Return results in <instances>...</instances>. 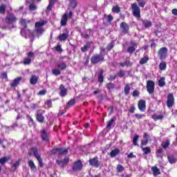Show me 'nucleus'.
<instances>
[{"mask_svg":"<svg viewBox=\"0 0 177 177\" xmlns=\"http://www.w3.org/2000/svg\"><path fill=\"white\" fill-rule=\"evenodd\" d=\"M113 20H114V17H113V15H109L106 18V21L108 23H111V21H113Z\"/></svg>","mask_w":177,"mask_h":177,"instance_id":"nucleus-60","label":"nucleus"},{"mask_svg":"<svg viewBox=\"0 0 177 177\" xmlns=\"http://www.w3.org/2000/svg\"><path fill=\"white\" fill-rule=\"evenodd\" d=\"M116 169L118 172L121 173L124 171V169H125V168H124V166L121 165H118Z\"/></svg>","mask_w":177,"mask_h":177,"instance_id":"nucleus-53","label":"nucleus"},{"mask_svg":"<svg viewBox=\"0 0 177 177\" xmlns=\"http://www.w3.org/2000/svg\"><path fill=\"white\" fill-rule=\"evenodd\" d=\"M12 159V156L8 155V156H4L0 158V164L1 165H5L8 161Z\"/></svg>","mask_w":177,"mask_h":177,"instance_id":"nucleus-21","label":"nucleus"},{"mask_svg":"<svg viewBox=\"0 0 177 177\" xmlns=\"http://www.w3.org/2000/svg\"><path fill=\"white\" fill-rule=\"evenodd\" d=\"M106 88L108 89V91H113V89H115V84L111 82L107 83Z\"/></svg>","mask_w":177,"mask_h":177,"instance_id":"nucleus-31","label":"nucleus"},{"mask_svg":"<svg viewBox=\"0 0 177 177\" xmlns=\"http://www.w3.org/2000/svg\"><path fill=\"white\" fill-rule=\"evenodd\" d=\"M32 155L34 156V157H35V158L40 156L39 154H38V148H37V147H32L31 148H30V152H28V156L31 157V156Z\"/></svg>","mask_w":177,"mask_h":177,"instance_id":"nucleus-16","label":"nucleus"},{"mask_svg":"<svg viewBox=\"0 0 177 177\" xmlns=\"http://www.w3.org/2000/svg\"><path fill=\"white\" fill-rule=\"evenodd\" d=\"M30 23V21H27L26 19L24 18H21L19 21V24L21 26H22V27H24V28H27L28 26L27 24Z\"/></svg>","mask_w":177,"mask_h":177,"instance_id":"nucleus-27","label":"nucleus"},{"mask_svg":"<svg viewBox=\"0 0 177 177\" xmlns=\"http://www.w3.org/2000/svg\"><path fill=\"white\" fill-rule=\"evenodd\" d=\"M6 12V4H1L0 6V13L1 15H5Z\"/></svg>","mask_w":177,"mask_h":177,"instance_id":"nucleus-39","label":"nucleus"},{"mask_svg":"<svg viewBox=\"0 0 177 177\" xmlns=\"http://www.w3.org/2000/svg\"><path fill=\"white\" fill-rule=\"evenodd\" d=\"M152 118H153V120H154V121H158V120H162L164 118V115L153 114L152 115Z\"/></svg>","mask_w":177,"mask_h":177,"instance_id":"nucleus-35","label":"nucleus"},{"mask_svg":"<svg viewBox=\"0 0 177 177\" xmlns=\"http://www.w3.org/2000/svg\"><path fill=\"white\" fill-rule=\"evenodd\" d=\"M114 48V41H111L110 44H109L107 46H106V50L108 52H110V50H111V49H113Z\"/></svg>","mask_w":177,"mask_h":177,"instance_id":"nucleus-47","label":"nucleus"},{"mask_svg":"<svg viewBox=\"0 0 177 177\" xmlns=\"http://www.w3.org/2000/svg\"><path fill=\"white\" fill-rule=\"evenodd\" d=\"M151 171L153 172V176H157L161 174L160 169L156 166L151 167Z\"/></svg>","mask_w":177,"mask_h":177,"instance_id":"nucleus-26","label":"nucleus"},{"mask_svg":"<svg viewBox=\"0 0 177 177\" xmlns=\"http://www.w3.org/2000/svg\"><path fill=\"white\" fill-rule=\"evenodd\" d=\"M131 9L132 11V15L137 20H139L140 19V8L138 6V4L136 3H133L131 6Z\"/></svg>","mask_w":177,"mask_h":177,"instance_id":"nucleus-3","label":"nucleus"},{"mask_svg":"<svg viewBox=\"0 0 177 177\" xmlns=\"http://www.w3.org/2000/svg\"><path fill=\"white\" fill-rule=\"evenodd\" d=\"M140 95V92L138 90H134L132 93L133 97H138Z\"/></svg>","mask_w":177,"mask_h":177,"instance_id":"nucleus-57","label":"nucleus"},{"mask_svg":"<svg viewBox=\"0 0 177 177\" xmlns=\"http://www.w3.org/2000/svg\"><path fill=\"white\" fill-rule=\"evenodd\" d=\"M118 154H120V149L116 148L115 149H113L111 152H110V157L111 158H114V157H115L116 156H118Z\"/></svg>","mask_w":177,"mask_h":177,"instance_id":"nucleus-25","label":"nucleus"},{"mask_svg":"<svg viewBox=\"0 0 177 177\" xmlns=\"http://www.w3.org/2000/svg\"><path fill=\"white\" fill-rule=\"evenodd\" d=\"M142 151L145 154H149V153H151V149H150V147H147L142 148Z\"/></svg>","mask_w":177,"mask_h":177,"instance_id":"nucleus-51","label":"nucleus"},{"mask_svg":"<svg viewBox=\"0 0 177 177\" xmlns=\"http://www.w3.org/2000/svg\"><path fill=\"white\" fill-rule=\"evenodd\" d=\"M77 1H71L68 6V9H74L77 8Z\"/></svg>","mask_w":177,"mask_h":177,"instance_id":"nucleus-37","label":"nucleus"},{"mask_svg":"<svg viewBox=\"0 0 177 177\" xmlns=\"http://www.w3.org/2000/svg\"><path fill=\"white\" fill-rule=\"evenodd\" d=\"M52 74L57 77V75H60L62 74V71L59 69L53 68L52 69Z\"/></svg>","mask_w":177,"mask_h":177,"instance_id":"nucleus-38","label":"nucleus"},{"mask_svg":"<svg viewBox=\"0 0 177 177\" xmlns=\"http://www.w3.org/2000/svg\"><path fill=\"white\" fill-rule=\"evenodd\" d=\"M138 140H139V136L136 134L133 138V145L134 146H139V145L138 144Z\"/></svg>","mask_w":177,"mask_h":177,"instance_id":"nucleus-43","label":"nucleus"},{"mask_svg":"<svg viewBox=\"0 0 177 177\" xmlns=\"http://www.w3.org/2000/svg\"><path fill=\"white\" fill-rule=\"evenodd\" d=\"M46 93H48V91L46 89H43L39 91V93H37V95L38 96H45Z\"/></svg>","mask_w":177,"mask_h":177,"instance_id":"nucleus-50","label":"nucleus"},{"mask_svg":"<svg viewBox=\"0 0 177 177\" xmlns=\"http://www.w3.org/2000/svg\"><path fill=\"white\" fill-rule=\"evenodd\" d=\"M82 167H84V165L82 164L81 160H77L74 162L72 171L75 172V171H81V169H82Z\"/></svg>","mask_w":177,"mask_h":177,"instance_id":"nucleus-12","label":"nucleus"},{"mask_svg":"<svg viewBox=\"0 0 177 177\" xmlns=\"http://www.w3.org/2000/svg\"><path fill=\"white\" fill-rule=\"evenodd\" d=\"M20 162H21V158H19L12 165V168L14 169V171L17 169V167L20 165Z\"/></svg>","mask_w":177,"mask_h":177,"instance_id":"nucleus-33","label":"nucleus"},{"mask_svg":"<svg viewBox=\"0 0 177 177\" xmlns=\"http://www.w3.org/2000/svg\"><path fill=\"white\" fill-rule=\"evenodd\" d=\"M120 66H121V67H129L131 66H132V62H121L120 63Z\"/></svg>","mask_w":177,"mask_h":177,"instance_id":"nucleus-46","label":"nucleus"},{"mask_svg":"<svg viewBox=\"0 0 177 177\" xmlns=\"http://www.w3.org/2000/svg\"><path fill=\"white\" fill-rule=\"evenodd\" d=\"M136 49V48L134 46H129L127 48V53H133V52H135Z\"/></svg>","mask_w":177,"mask_h":177,"instance_id":"nucleus-54","label":"nucleus"},{"mask_svg":"<svg viewBox=\"0 0 177 177\" xmlns=\"http://www.w3.org/2000/svg\"><path fill=\"white\" fill-rule=\"evenodd\" d=\"M48 21L45 20H41L39 21H37L35 24V31L37 32V34H40V35H42L44 34V32L45 30L44 29V26L46 24Z\"/></svg>","mask_w":177,"mask_h":177,"instance_id":"nucleus-2","label":"nucleus"},{"mask_svg":"<svg viewBox=\"0 0 177 177\" xmlns=\"http://www.w3.org/2000/svg\"><path fill=\"white\" fill-rule=\"evenodd\" d=\"M167 52H168V48L167 47H163L159 49L158 51V56L160 60H164L167 57Z\"/></svg>","mask_w":177,"mask_h":177,"instance_id":"nucleus-10","label":"nucleus"},{"mask_svg":"<svg viewBox=\"0 0 177 177\" xmlns=\"http://www.w3.org/2000/svg\"><path fill=\"white\" fill-rule=\"evenodd\" d=\"M167 158L170 164H175V162H176V158H175V156H174V155L168 156Z\"/></svg>","mask_w":177,"mask_h":177,"instance_id":"nucleus-34","label":"nucleus"},{"mask_svg":"<svg viewBox=\"0 0 177 177\" xmlns=\"http://www.w3.org/2000/svg\"><path fill=\"white\" fill-rule=\"evenodd\" d=\"M59 96H61V97H64L65 96H67V89L64 86V84L59 85Z\"/></svg>","mask_w":177,"mask_h":177,"instance_id":"nucleus-17","label":"nucleus"},{"mask_svg":"<svg viewBox=\"0 0 177 177\" xmlns=\"http://www.w3.org/2000/svg\"><path fill=\"white\" fill-rule=\"evenodd\" d=\"M147 62H149V57H147V56L144 57L140 59V64H141V65L146 64V63H147Z\"/></svg>","mask_w":177,"mask_h":177,"instance_id":"nucleus-44","label":"nucleus"},{"mask_svg":"<svg viewBox=\"0 0 177 177\" xmlns=\"http://www.w3.org/2000/svg\"><path fill=\"white\" fill-rule=\"evenodd\" d=\"M20 81H21V77H18L15 78L12 83L10 84V88H16L19 84H20Z\"/></svg>","mask_w":177,"mask_h":177,"instance_id":"nucleus-20","label":"nucleus"},{"mask_svg":"<svg viewBox=\"0 0 177 177\" xmlns=\"http://www.w3.org/2000/svg\"><path fill=\"white\" fill-rule=\"evenodd\" d=\"M136 110V107H135V105H132L131 106H130L129 109V113H131V114H133Z\"/></svg>","mask_w":177,"mask_h":177,"instance_id":"nucleus-58","label":"nucleus"},{"mask_svg":"<svg viewBox=\"0 0 177 177\" xmlns=\"http://www.w3.org/2000/svg\"><path fill=\"white\" fill-rule=\"evenodd\" d=\"M138 109L142 112L146 111V102L143 100H140L138 103Z\"/></svg>","mask_w":177,"mask_h":177,"instance_id":"nucleus-19","label":"nucleus"},{"mask_svg":"<svg viewBox=\"0 0 177 177\" xmlns=\"http://www.w3.org/2000/svg\"><path fill=\"white\" fill-rule=\"evenodd\" d=\"M39 77L35 75H32L30 79V84L31 85H35L38 82Z\"/></svg>","mask_w":177,"mask_h":177,"instance_id":"nucleus-23","label":"nucleus"},{"mask_svg":"<svg viewBox=\"0 0 177 177\" xmlns=\"http://www.w3.org/2000/svg\"><path fill=\"white\" fill-rule=\"evenodd\" d=\"M1 78L3 80H8V73L4 72L0 75Z\"/></svg>","mask_w":177,"mask_h":177,"instance_id":"nucleus-61","label":"nucleus"},{"mask_svg":"<svg viewBox=\"0 0 177 177\" xmlns=\"http://www.w3.org/2000/svg\"><path fill=\"white\" fill-rule=\"evenodd\" d=\"M124 92L125 96H128L129 95V92H131V85L129 84H127L124 88Z\"/></svg>","mask_w":177,"mask_h":177,"instance_id":"nucleus-29","label":"nucleus"},{"mask_svg":"<svg viewBox=\"0 0 177 177\" xmlns=\"http://www.w3.org/2000/svg\"><path fill=\"white\" fill-rule=\"evenodd\" d=\"M175 104V97H174V93H170L167 95V106L168 109H171Z\"/></svg>","mask_w":177,"mask_h":177,"instance_id":"nucleus-8","label":"nucleus"},{"mask_svg":"<svg viewBox=\"0 0 177 177\" xmlns=\"http://www.w3.org/2000/svg\"><path fill=\"white\" fill-rule=\"evenodd\" d=\"M53 5H55L54 1H50L49 4L47 7L48 10H52V8L53 7Z\"/></svg>","mask_w":177,"mask_h":177,"instance_id":"nucleus-56","label":"nucleus"},{"mask_svg":"<svg viewBox=\"0 0 177 177\" xmlns=\"http://www.w3.org/2000/svg\"><path fill=\"white\" fill-rule=\"evenodd\" d=\"M40 138L43 142L49 143L50 142V134L46 131V129H43L40 131Z\"/></svg>","mask_w":177,"mask_h":177,"instance_id":"nucleus-5","label":"nucleus"},{"mask_svg":"<svg viewBox=\"0 0 177 177\" xmlns=\"http://www.w3.org/2000/svg\"><path fill=\"white\" fill-rule=\"evenodd\" d=\"M104 55L100 53L92 55L90 59L91 64H97L98 63H103L104 62Z\"/></svg>","mask_w":177,"mask_h":177,"instance_id":"nucleus-1","label":"nucleus"},{"mask_svg":"<svg viewBox=\"0 0 177 177\" xmlns=\"http://www.w3.org/2000/svg\"><path fill=\"white\" fill-rule=\"evenodd\" d=\"M52 152L53 154H58L59 156H62L63 154H67L68 153V148H56L53 149Z\"/></svg>","mask_w":177,"mask_h":177,"instance_id":"nucleus-13","label":"nucleus"},{"mask_svg":"<svg viewBox=\"0 0 177 177\" xmlns=\"http://www.w3.org/2000/svg\"><path fill=\"white\" fill-rule=\"evenodd\" d=\"M68 162H70V158L68 157H65L63 160H56V164H57L61 168H64V167L67 165Z\"/></svg>","mask_w":177,"mask_h":177,"instance_id":"nucleus-14","label":"nucleus"},{"mask_svg":"<svg viewBox=\"0 0 177 177\" xmlns=\"http://www.w3.org/2000/svg\"><path fill=\"white\" fill-rule=\"evenodd\" d=\"M73 17V12L70 11L69 13H64L61 19L60 26L61 27H66L67 26V21L68 19H71Z\"/></svg>","mask_w":177,"mask_h":177,"instance_id":"nucleus-4","label":"nucleus"},{"mask_svg":"<svg viewBox=\"0 0 177 177\" xmlns=\"http://www.w3.org/2000/svg\"><path fill=\"white\" fill-rule=\"evenodd\" d=\"M88 164L91 167H93L94 168H98L100 167V162L99 161V158L95 156L93 158H90L88 160Z\"/></svg>","mask_w":177,"mask_h":177,"instance_id":"nucleus-9","label":"nucleus"},{"mask_svg":"<svg viewBox=\"0 0 177 177\" xmlns=\"http://www.w3.org/2000/svg\"><path fill=\"white\" fill-rule=\"evenodd\" d=\"M142 26H144L145 28H149L153 26V24L151 23V21L145 19L142 21Z\"/></svg>","mask_w":177,"mask_h":177,"instance_id":"nucleus-28","label":"nucleus"},{"mask_svg":"<svg viewBox=\"0 0 177 177\" xmlns=\"http://www.w3.org/2000/svg\"><path fill=\"white\" fill-rule=\"evenodd\" d=\"M104 73V71L101 69L98 73V82H100V84H103V82L104 81V76H103Z\"/></svg>","mask_w":177,"mask_h":177,"instance_id":"nucleus-24","label":"nucleus"},{"mask_svg":"<svg viewBox=\"0 0 177 177\" xmlns=\"http://www.w3.org/2000/svg\"><path fill=\"white\" fill-rule=\"evenodd\" d=\"M35 117L37 122H39L40 124H44L45 121V116H44V113H41V110L37 111Z\"/></svg>","mask_w":177,"mask_h":177,"instance_id":"nucleus-15","label":"nucleus"},{"mask_svg":"<svg viewBox=\"0 0 177 177\" xmlns=\"http://www.w3.org/2000/svg\"><path fill=\"white\" fill-rule=\"evenodd\" d=\"M120 30L124 34V35H127V34H129V25L127 24V22L123 21L120 24Z\"/></svg>","mask_w":177,"mask_h":177,"instance_id":"nucleus-11","label":"nucleus"},{"mask_svg":"<svg viewBox=\"0 0 177 177\" xmlns=\"http://www.w3.org/2000/svg\"><path fill=\"white\" fill-rule=\"evenodd\" d=\"M159 68H160V71H164L167 70V62H160L159 64Z\"/></svg>","mask_w":177,"mask_h":177,"instance_id":"nucleus-32","label":"nucleus"},{"mask_svg":"<svg viewBox=\"0 0 177 177\" xmlns=\"http://www.w3.org/2000/svg\"><path fill=\"white\" fill-rule=\"evenodd\" d=\"M24 66H27L29 64H31V59L30 57H26L24 59Z\"/></svg>","mask_w":177,"mask_h":177,"instance_id":"nucleus-49","label":"nucleus"},{"mask_svg":"<svg viewBox=\"0 0 177 177\" xmlns=\"http://www.w3.org/2000/svg\"><path fill=\"white\" fill-rule=\"evenodd\" d=\"M5 21L7 24H15L17 21V18L13 13H9L5 18Z\"/></svg>","mask_w":177,"mask_h":177,"instance_id":"nucleus-6","label":"nucleus"},{"mask_svg":"<svg viewBox=\"0 0 177 177\" xmlns=\"http://www.w3.org/2000/svg\"><path fill=\"white\" fill-rule=\"evenodd\" d=\"M134 116L136 117V118L137 120H142V118H143L144 117H146L145 115H143V114H140V113H136L134 115Z\"/></svg>","mask_w":177,"mask_h":177,"instance_id":"nucleus-55","label":"nucleus"},{"mask_svg":"<svg viewBox=\"0 0 177 177\" xmlns=\"http://www.w3.org/2000/svg\"><path fill=\"white\" fill-rule=\"evenodd\" d=\"M171 145V142L169 141V140H167L166 141H163L161 143V146L162 147V149H168L169 147Z\"/></svg>","mask_w":177,"mask_h":177,"instance_id":"nucleus-30","label":"nucleus"},{"mask_svg":"<svg viewBox=\"0 0 177 177\" xmlns=\"http://www.w3.org/2000/svg\"><path fill=\"white\" fill-rule=\"evenodd\" d=\"M68 38V30L65 29V32L60 34L58 36V39L62 42L63 41H66Z\"/></svg>","mask_w":177,"mask_h":177,"instance_id":"nucleus-18","label":"nucleus"},{"mask_svg":"<svg viewBox=\"0 0 177 177\" xmlns=\"http://www.w3.org/2000/svg\"><path fill=\"white\" fill-rule=\"evenodd\" d=\"M29 10L31 11L37 10V6H35L34 3L30 4Z\"/></svg>","mask_w":177,"mask_h":177,"instance_id":"nucleus-59","label":"nucleus"},{"mask_svg":"<svg viewBox=\"0 0 177 177\" xmlns=\"http://www.w3.org/2000/svg\"><path fill=\"white\" fill-rule=\"evenodd\" d=\"M114 121H115V117L112 118L107 123L106 128H111V125L114 123Z\"/></svg>","mask_w":177,"mask_h":177,"instance_id":"nucleus-48","label":"nucleus"},{"mask_svg":"<svg viewBox=\"0 0 177 177\" xmlns=\"http://www.w3.org/2000/svg\"><path fill=\"white\" fill-rule=\"evenodd\" d=\"M45 105L47 106L48 109L52 108V100H47L45 102Z\"/></svg>","mask_w":177,"mask_h":177,"instance_id":"nucleus-52","label":"nucleus"},{"mask_svg":"<svg viewBox=\"0 0 177 177\" xmlns=\"http://www.w3.org/2000/svg\"><path fill=\"white\" fill-rule=\"evenodd\" d=\"M56 66L60 71H63L67 68V64L66 62L56 63Z\"/></svg>","mask_w":177,"mask_h":177,"instance_id":"nucleus-22","label":"nucleus"},{"mask_svg":"<svg viewBox=\"0 0 177 177\" xmlns=\"http://www.w3.org/2000/svg\"><path fill=\"white\" fill-rule=\"evenodd\" d=\"M112 12L113 13H120V12H121V8L118 5H116L112 8Z\"/></svg>","mask_w":177,"mask_h":177,"instance_id":"nucleus-41","label":"nucleus"},{"mask_svg":"<svg viewBox=\"0 0 177 177\" xmlns=\"http://www.w3.org/2000/svg\"><path fill=\"white\" fill-rule=\"evenodd\" d=\"M28 164L30 169H35L37 168V166H35V163H34V161H32V160H30Z\"/></svg>","mask_w":177,"mask_h":177,"instance_id":"nucleus-42","label":"nucleus"},{"mask_svg":"<svg viewBox=\"0 0 177 177\" xmlns=\"http://www.w3.org/2000/svg\"><path fill=\"white\" fill-rule=\"evenodd\" d=\"M26 118L28 120L29 122L31 124L32 127H35V122H34V119L30 115H26Z\"/></svg>","mask_w":177,"mask_h":177,"instance_id":"nucleus-40","label":"nucleus"},{"mask_svg":"<svg viewBox=\"0 0 177 177\" xmlns=\"http://www.w3.org/2000/svg\"><path fill=\"white\" fill-rule=\"evenodd\" d=\"M36 158L39 162L40 168H44V162L42 160V158H41V156H37Z\"/></svg>","mask_w":177,"mask_h":177,"instance_id":"nucleus-45","label":"nucleus"},{"mask_svg":"<svg viewBox=\"0 0 177 177\" xmlns=\"http://www.w3.org/2000/svg\"><path fill=\"white\" fill-rule=\"evenodd\" d=\"M158 86L160 88H162V86H165V77H162L158 80Z\"/></svg>","mask_w":177,"mask_h":177,"instance_id":"nucleus-36","label":"nucleus"},{"mask_svg":"<svg viewBox=\"0 0 177 177\" xmlns=\"http://www.w3.org/2000/svg\"><path fill=\"white\" fill-rule=\"evenodd\" d=\"M118 77H120V78H122V77H125V72H124V71L120 70L118 74Z\"/></svg>","mask_w":177,"mask_h":177,"instance_id":"nucleus-63","label":"nucleus"},{"mask_svg":"<svg viewBox=\"0 0 177 177\" xmlns=\"http://www.w3.org/2000/svg\"><path fill=\"white\" fill-rule=\"evenodd\" d=\"M155 86L156 83L153 80H148L147 82V91L149 95H153V93H154Z\"/></svg>","mask_w":177,"mask_h":177,"instance_id":"nucleus-7","label":"nucleus"},{"mask_svg":"<svg viewBox=\"0 0 177 177\" xmlns=\"http://www.w3.org/2000/svg\"><path fill=\"white\" fill-rule=\"evenodd\" d=\"M74 104H75V99H71L68 102V106H69V107H71V106H74Z\"/></svg>","mask_w":177,"mask_h":177,"instance_id":"nucleus-62","label":"nucleus"},{"mask_svg":"<svg viewBox=\"0 0 177 177\" xmlns=\"http://www.w3.org/2000/svg\"><path fill=\"white\" fill-rule=\"evenodd\" d=\"M138 5L140 6V8H145V6L146 5V2L143 1H139Z\"/></svg>","mask_w":177,"mask_h":177,"instance_id":"nucleus-64","label":"nucleus"}]
</instances>
